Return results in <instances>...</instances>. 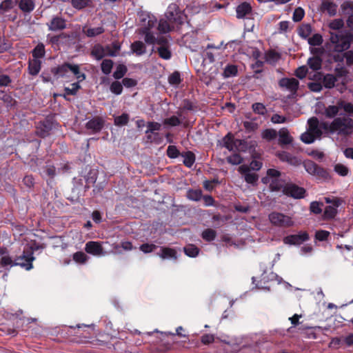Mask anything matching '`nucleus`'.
<instances>
[{
	"mask_svg": "<svg viewBox=\"0 0 353 353\" xmlns=\"http://www.w3.org/2000/svg\"><path fill=\"white\" fill-rule=\"evenodd\" d=\"M139 34L144 36V41L147 44L154 42V31H156L157 19L155 16L146 11L141 10L137 13Z\"/></svg>",
	"mask_w": 353,
	"mask_h": 353,
	"instance_id": "1",
	"label": "nucleus"
},
{
	"mask_svg": "<svg viewBox=\"0 0 353 353\" xmlns=\"http://www.w3.org/2000/svg\"><path fill=\"white\" fill-rule=\"evenodd\" d=\"M307 131L301 136V140L307 144L313 143L316 139H320L324 132H328L327 122H320L316 117H312L307 121Z\"/></svg>",
	"mask_w": 353,
	"mask_h": 353,
	"instance_id": "2",
	"label": "nucleus"
},
{
	"mask_svg": "<svg viewBox=\"0 0 353 353\" xmlns=\"http://www.w3.org/2000/svg\"><path fill=\"white\" fill-rule=\"evenodd\" d=\"M288 163L294 166L303 164L305 171L309 174L315 176L318 180L328 181L330 179V175L327 170L321 167L312 160H305L302 163L299 157L292 155Z\"/></svg>",
	"mask_w": 353,
	"mask_h": 353,
	"instance_id": "3",
	"label": "nucleus"
},
{
	"mask_svg": "<svg viewBox=\"0 0 353 353\" xmlns=\"http://www.w3.org/2000/svg\"><path fill=\"white\" fill-rule=\"evenodd\" d=\"M330 42L334 46V51L343 52L347 51L353 42V32L352 30H341L330 32Z\"/></svg>",
	"mask_w": 353,
	"mask_h": 353,
	"instance_id": "4",
	"label": "nucleus"
},
{
	"mask_svg": "<svg viewBox=\"0 0 353 353\" xmlns=\"http://www.w3.org/2000/svg\"><path fill=\"white\" fill-rule=\"evenodd\" d=\"M39 246L36 243L26 244L21 256L16 257L14 260V265H19L26 270L33 268L32 262L34 261V252L37 250Z\"/></svg>",
	"mask_w": 353,
	"mask_h": 353,
	"instance_id": "5",
	"label": "nucleus"
},
{
	"mask_svg": "<svg viewBox=\"0 0 353 353\" xmlns=\"http://www.w3.org/2000/svg\"><path fill=\"white\" fill-rule=\"evenodd\" d=\"M327 130L330 133L349 135L353 130V119L349 117H336L331 123L327 122Z\"/></svg>",
	"mask_w": 353,
	"mask_h": 353,
	"instance_id": "6",
	"label": "nucleus"
},
{
	"mask_svg": "<svg viewBox=\"0 0 353 353\" xmlns=\"http://www.w3.org/2000/svg\"><path fill=\"white\" fill-rule=\"evenodd\" d=\"M52 73L57 79L68 77V72H71L79 82H81L85 79V74L80 71L79 66L76 64L65 63L51 70Z\"/></svg>",
	"mask_w": 353,
	"mask_h": 353,
	"instance_id": "7",
	"label": "nucleus"
},
{
	"mask_svg": "<svg viewBox=\"0 0 353 353\" xmlns=\"http://www.w3.org/2000/svg\"><path fill=\"white\" fill-rule=\"evenodd\" d=\"M281 172L276 169L270 168L267 170V175L262 178L263 183H269V188L272 192L283 191L284 181L281 179Z\"/></svg>",
	"mask_w": 353,
	"mask_h": 353,
	"instance_id": "8",
	"label": "nucleus"
},
{
	"mask_svg": "<svg viewBox=\"0 0 353 353\" xmlns=\"http://www.w3.org/2000/svg\"><path fill=\"white\" fill-rule=\"evenodd\" d=\"M324 200L326 203L330 205L325 207L323 212V218L324 219H332L337 214V208L342 204L343 201L341 198L335 196L325 197Z\"/></svg>",
	"mask_w": 353,
	"mask_h": 353,
	"instance_id": "9",
	"label": "nucleus"
},
{
	"mask_svg": "<svg viewBox=\"0 0 353 353\" xmlns=\"http://www.w3.org/2000/svg\"><path fill=\"white\" fill-rule=\"evenodd\" d=\"M269 220L273 225L279 228H290L294 224L290 216L278 212L270 213L269 214Z\"/></svg>",
	"mask_w": 353,
	"mask_h": 353,
	"instance_id": "10",
	"label": "nucleus"
},
{
	"mask_svg": "<svg viewBox=\"0 0 353 353\" xmlns=\"http://www.w3.org/2000/svg\"><path fill=\"white\" fill-rule=\"evenodd\" d=\"M283 193L288 196L299 199L305 197L306 191L303 188L292 183H288L285 184Z\"/></svg>",
	"mask_w": 353,
	"mask_h": 353,
	"instance_id": "11",
	"label": "nucleus"
},
{
	"mask_svg": "<svg viewBox=\"0 0 353 353\" xmlns=\"http://www.w3.org/2000/svg\"><path fill=\"white\" fill-rule=\"evenodd\" d=\"M310 239L307 232H299L296 234H290L283 238V243L287 245H298L308 241Z\"/></svg>",
	"mask_w": 353,
	"mask_h": 353,
	"instance_id": "12",
	"label": "nucleus"
},
{
	"mask_svg": "<svg viewBox=\"0 0 353 353\" xmlns=\"http://www.w3.org/2000/svg\"><path fill=\"white\" fill-rule=\"evenodd\" d=\"M85 251L94 256H104L103 242L90 241L85 243Z\"/></svg>",
	"mask_w": 353,
	"mask_h": 353,
	"instance_id": "13",
	"label": "nucleus"
},
{
	"mask_svg": "<svg viewBox=\"0 0 353 353\" xmlns=\"http://www.w3.org/2000/svg\"><path fill=\"white\" fill-rule=\"evenodd\" d=\"M279 85L281 88H284L294 94L299 89V81L295 78H282L279 80Z\"/></svg>",
	"mask_w": 353,
	"mask_h": 353,
	"instance_id": "14",
	"label": "nucleus"
},
{
	"mask_svg": "<svg viewBox=\"0 0 353 353\" xmlns=\"http://www.w3.org/2000/svg\"><path fill=\"white\" fill-rule=\"evenodd\" d=\"M105 121L101 117H95L85 123V128L91 131L92 134L99 132L103 128Z\"/></svg>",
	"mask_w": 353,
	"mask_h": 353,
	"instance_id": "15",
	"label": "nucleus"
},
{
	"mask_svg": "<svg viewBox=\"0 0 353 353\" xmlns=\"http://www.w3.org/2000/svg\"><path fill=\"white\" fill-rule=\"evenodd\" d=\"M47 26L50 31H61L66 28V20L61 17L54 16L52 19L47 23Z\"/></svg>",
	"mask_w": 353,
	"mask_h": 353,
	"instance_id": "16",
	"label": "nucleus"
},
{
	"mask_svg": "<svg viewBox=\"0 0 353 353\" xmlns=\"http://www.w3.org/2000/svg\"><path fill=\"white\" fill-rule=\"evenodd\" d=\"M54 126V123L52 121L46 119L40 122L39 125L37 127V132L39 137L44 138L50 134Z\"/></svg>",
	"mask_w": 353,
	"mask_h": 353,
	"instance_id": "17",
	"label": "nucleus"
},
{
	"mask_svg": "<svg viewBox=\"0 0 353 353\" xmlns=\"http://www.w3.org/2000/svg\"><path fill=\"white\" fill-rule=\"evenodd\" d=\"M238 170L241 174H244L245 181L248 183L254 184L259 179L258 174L250 172V168L246 165H241Z\"/></svg>",
	"mask_w": 353,
	"mask_h": 353,
	"instance_id": "18",
	"label": "nucleus"
},
{
	"mask_svg": "<svg viewBox=\"0 0 353 353\" xmlns=\"http://www.w3.org/2000/svg\"><path fill=\"white\" fill-rule=\"evenodd\" d=\"M234 136L231 133L228 132L221 141L222 147L225 148L230 152H236V143Z\"/></svg>",
	"mask_w": 353,
	"mask_h": 353,
	"instance_id": "19",
	"label": "nucleus"
},
{
	"mask_svg": "<svg viewBox=\"0 0 353 353\" xmlns=\"http://www.w3.org/2000/svg\"><path fill=\"white\" fill-rule=\"evenodd\" d=\"M252 12V7L248 2L240 3L236 8V17L243 19Z\"/></svg>",
	"mask_w": 353,
	"mask_h": 353,
	"instance_id": "20",
	"label": "nucleus"
},
{
	"mask_svg": "<svg viewBox=\"0 0 353 353\" xmlns=\"http://www.w3.org/2000/svg\"><path fill=\"white\" fill-rule=\"evenodd\" d=\"M321 10L326 12L330 16H334L337 12V5L330 0H322Z\"/></svg>",
	"mask_w": 353,
	"mask_h": 353,
	"instance_id": "21",
	"label": "nucleus"
},
{
	"mask_svg": "<svg viewBox=\"0 0 353 353\" xmlns=\"http://www.w3.org/2000/svg\"><path fill=\"white\" fill-rule=\"evenodd\" d=\"M279 143L281 145L290 144L293 140L288 130L285 128H283L279 131Z\"/></svg>",
	"mask_w": 353,
	"mask_h": 353,
	"instance_id": "22",
	"label": "nucleus"
},
{
	"mask_svg": "<svg viewBox=\"0 0 353 353\" xmlns=\"http://www.w3.org/2000/svg\"><path fill=\"white\" fill-rule=\"evenodd\" d=\"M130 49L137 56H141L146 52V46L141 41H136L131 43Z\"/></svg>",
	"mask_w": 353,
	"mask_h": 353,
	"instance_id": "23",
	"label": "nucleus"
},
{
	"mask_svg": "<svg viewBox=\"0 0 353 353\" xmlns=\"http://www.w3.org/2000/svg\"><path fill=\"white\" fill-rule=\"evenodd\" d=\"M91 55L97 60L103 59L105 55H108L106 47L103 48L100 44L95 45L91 50Z\"/></svg>",
	"mask_w": 353,
	"mask_h": 353,
	"instance_id": "24",
	"label": "nucleus"
},
{
	"mask_svg": "<svg viewBox=\"0 0 353 353\" xmlns=\"http://www.w3.org/2000/svg\"><path fill=\"white\" fill-rule=\"evenodd\" d=\"M41 68V61L39 59H33L28 63V72L30 74L36 76L39 74Z\"/></svg>",
	"mask_w": 353,
	"mask_h": 353,
	"instance_id": "25",
	"label": "nucleus"
},
{
	"mask_svg": "<svg viewBox=\"0 0 353 353\" xmlns=\"http://www.w3.org/2000/svg\"><path fill=\"white\" fill-rule=\"evenodd\" d=\"M35 5L33 0H19V8L26 13L31 12L34 9Z\"/></svg>",
	"mask_w": 353,
	"mask_h": 353,
	"instance_id": "26",
	"label": "nucleus"
},
{
	"mask_svg": "<svg viewBox=\"0 0 353 353\" xmlns=\"http://www.w3.org/2000/svg\"><path fill=\"white\" fill-rule=\"evenodd\" d=\"M105 31L102 26L97 28H86V26H83L82 32L88 37H94L103 33Z\"/></svg>",
	"mask_w": 353,
	"mask_h": 353,
	"instance_id": "27",
	"label": "nucleus"
},
{
	"mask_svg": "<svg viewBox=\"0 0 353 353\" xmlns=\"http://www.w3.org/2000/svg\"><path fill=\"white\" fill-rule=\"evenodd\" d=\"M337 79L332 74H327L323 76V85L325 88L331 89L335 86Z\"/></svg>",
	"mask_w": 353,
	"mask_h": 353,
	"instance_id": "28",
	"label": "nucleus"
},
{
	"mask_svg": "<svg viewBox=\"0 0 353 353\" xmlns=\"http://www.w3.org/2000/svg\"><path fill=\"white\" fill-rule=\"evenodd\" d=\"M340 109L341 108L337 101L336 105H328L326 107L324 110V114L327 118H334L339 114Z\"/></svg>",
	"mask_w": 353,
	"mask_h": 353,
	"instance_id": "29",
	"label": "nucleus"
},
{
	"mask_svg": "<svg viewBox=\"0 0 353 353\" xmlns=\"http://www.w3.org/2000/svg\"><path fill=\"white\" fill-rule=\"evenodd\" d=\"M181 156L184 159L183 164L188 168H191L195 162V155L191 151L183 152Z\"/></svg>",
	"mask_w": 353,
	"mask_h": 353,
	"instance_id": "30",
	"label": "nucleus"
},
{
	"mask_svg": "<svg viewBox=\"0 0 353 353\" xmlns=\"http://www.w3.org/2000/svg\"><path fill=\"white\" fill-rule=\"evenodd\" d=\"M32 54L33 58L35 59H39L41 58H43L46 54L45 46L43 43H38L33 49Z\"/></svg>",
	"mask_w": 353,
	"mask_h": 353,
	"instance_id": "31",
	"label": "nucleus"
},
{
	"mask_svg": "<svg viewBox=\"0 0 353 353\" xmlns=\"http://www.w3.org/2000/svg\"><path fill=\"white\" fill-rule=\"evenodd\" d=\"M344 26V21L342 19H335L332 20L329 24L328 27L332 30H335L336 32L343 30L342 28Z\"/></svg>",
	"mask_w": 353,
	"mask_h": 353,
	"instance_id": "32",
	"label": "nucleus"
},
{
	"mask_svg": "<svg viewBox=\"0 0 353 353\" xmlns=\"http://www.w3.org/2000/svg\"><path fill=\"white\" fill-rule=\"evenodd\" d=\"M307 64L313 70H318L321 68L322 59L319 57H313L307 60Z\"/></svg>",
	"mask_w": 353,
	"mask_h": 353,
	"instance_id": "33",
	"label": "nucleus"
},
{
	"mask_svg": "<svg viewBox=\"0 0 353 353\" xmlns=\"http://www.w3.org/2000/svg\"><path fill=\"white\" fill-rule=\"evenodd\" d=\"M280 59V54L274 50H269L265 54V61L269 63H274Z\"/></svg>",
	"mask_w": 353,
	"mask_h": 353,
	"instance_id": "34",
	"label": "nucleus"
},
{
	"mask_svg": "<svg viewBox=\"0 0 353 353\" xmlns=\"http://www.w3.org/2000/svg\"><path fill=\"white\" fill-rule=\"evenodd\" d=\"M237 72H238V69H237L236 65L230 64V65H226V67L225 68L223 73V76L225 78L235 77V76H236Z\"/></svg>",
	"mask_w": 353,
	"mask_h": 353,
	"instance_id": "35",
	"label": "nucleus"
},
{
	"mask_svg": "<svg viewBox=\"0 0 353 353\" xmlns=\"http://www.w3.org/2000/svg\"><path fill=\"white\" fill-rule=\"evenodd\" d=\"M202 197V191L201 190L190 189L187 192V198L190 200L198 201Z\"/></svg>",
	"mask_w": 353,
	"mask_h": 353,
	"instance_id": "36",
	"label": "nucleus"
},
{
	"mask_svg": "<svg viewBox=\"0 0 353 353\" xmlns=\"http://www.w3.org/2000/svg\"><path fill=\"white\" fill-rule=\"evenodd\" d=\"M338 104L339 105L341 109H343L347 114L350 115L353 114V103L347 102L342 99H339L338 100Z\"/></svg>",
	"mask_w": 353,
	"mask_h": 353,
	"instance_id": "37",
	"label": "nucleus"
},
{
	"mask_svg": "<svg viewBox=\"0 0 353 353\" xmlns=\"http://www.w3.org/2000/svg\"><path fill=\"white\" fill-rule=\"evenodd\" d=\"M158 30L160 33H167L171 30V28L167 20L161 19L157 25L156 30Z\"/></svg>",
	"mask_w": 353,
	"mask_h": 353,
	"instance_id": "38",
	"label": "nucleus"
},
{
	"mask_svg": "<svg viewBox=\"0 0 353 353\" xmlns=\"http://www.w3.org/2000/svg\"><path fill=\"white\" fill-rule=\"evenodd\" d=\"M277 136V132L274 129H265L261 133V137L266 141H272Z\"/></svg>",
	"mask_w": 353,
	"mask_h": 353,
	"instance_id": "39",
	"label": "nucleus"
},
{
	"mask_svg": "<svg viewBox=\"0 0 353 353\" xmlns=\"http://www.w3.org/2000/svg\"><path fill=\"white\" fill-rule=\"evenodd\" d=\"M226 159L228 163L232 165H239L243 161V157L239 154V152H234L233 154L228 157Z\"/></svg>",
	"mask_w": 353,
	"mask_h": 353,
	"instance_id": "40",
	"label": "nucleus"
},
{
	"mask_svg": "<svg viewBox=\"0 0 353 353\" xmlns=\"http://www.w3.org/2000/svg\"><path fill=\"white\" fill-rule=\"evenodd\" d=\"M184 252L190 257H195L199 254V249L194 245H188L184 248Z\"/></svg>",
	"mask_w": 353,
	"mask_h": 353,
	"instance_id": "41",
	"label": "nucleus"
},
{
	"mask_svg": "<svg viewBox=\"0 0 353 353\" xmlns=\"http://www.w3.org/2000/svg\"><path fill=\"white\" fill-rule=\"evenodd\" d=\"M126 72V66L123 64H119L117 66V68L113 73V77L116 79H120L125 74Z\"/></svg>",
	"mask_w": 353,
	"mask_h": 353,
	"instance_id": "42",
	"label": "nucleus"
},
{
	"mask_svg": "<svg viewBox=\"0 0 353 353\" xmlns=\"http://www.w3.org/2000/svg\"><path fill=\"white\" fill-rule=\"evenodd\" d=\"M101 71L105 74H109L113 67V61L111 59H104L101 65Z\"/></svg>",
	"mask_w": 353,
	"mask_h": 353,
	"instance_id": "43",
	"label": "nucleus"
},
{
	"mask_svg": "<svg viewBox=\"0 0 353 353\" xmlns=\"http://www.w3.org/2000/svg\"><path fill=\"white\" fill-rule=\"evenodd\" d=\"M159 256L162 259L176 258V251L172 248H161V253Z\"/></svg>",
	"mask_w": 353,
	"mask_h": 353,
	"instance_id": "44",
	"label": "nucleus"
},
{
	"mask_svg": "<svg viewBox=\"0 0 353 353\" xmlns=\"http://www.w3.org/2000/svg\"><path fill=\"white\" fill-rule=\"evenodd\" d=\"M323 37L320 34H314L311 37H309L307 40L308 43L313 46H321L323 43Z\"/></svg>",
	"mask_w": 353,
	"mask_h": 353,
	"instance_id": "45",
	"label": "nucleus"
},
{
	"mask_svg": "<svg viewBox=\"0 0 353 353\" xmlns=\"http://www.w3.org/2000/svg\"><path fill=\"white\" fill-rule=\"evenodd\" d=\"M129 121V115L127 113H123L121 115L114 118V125L122 126L126 125Z\"/></svg>",
	"mask_w": 353,
	"mask_h": 353,
	"instance_id": "46",
	"label": "nucleus"
},
{
	"mask_svg": "<svg viewBox=\"0 0 353 353\" xmlns=\"http://www.w3.org/2000/svg\"><path fill=\"white\" fill-rule=\"evenodd\" d=\"M79 81L71 84V88L65 87L64 88L65 94L66 95H75L78 90L81 88Z\"/></svg>",
	"mask_w": 353,
	"mask_h": 353,
	"instance_id": "47",
	"label": "nucleus"
},
{
	"mask_svg": "<svg viewBox=\"0 0 353 353\" xmlns=\"http://www.w3.org/2000/svg\"><path fill=\"white\" fill-rule=\"evenodd\" d=\"M159 55L161 58L168 60L171 58L172 53L166 46H160L157 48Z\"/></svg>",
	"mask_w": 353,
	"mask_h": 353,
	"instance_id": "48",
	"label": "nucleus"
},
{
	"mask_svg": "<svg viewBox=\"0 0 353 353\" xmlns=\"http://www.w3.org/2000/svg\"><path fill=\"white\" fill-rule=\"evenodd\" d=\"M163 124L171 127L178 126L181 124V121L176 116H172L164 119Z\"/></svg>",
	"mask_w": 353,
	"mask_h": 353,
	"instance_id": "49",
	"label": "nucleus"
},
{
	"mask_svg": "<svg viewBox=\"0 0 353 353\" xmlns=\"http://www.w3.org/2000/svg\"><path fill=\"white\" fill-rule=\"evenodd\" d=\"M72 258L76 263L81 264L85 263L88 259V256L81 251L74 253Z\"/></svg>",
	"mask_w": 353,
	"mask_h": 353,
	"instance_id": "50",
	"label": "nucleus"
},
{
	"mask_svg": "<svg viewBox=\"0 0 353 353\" xmlns=\"http://www.w3.org/2000/svg\"><path fill=\"white\" fill-rule=\"evenodd\" d=\"M168 82L170 85H178L181 82V74L179 72L175 71L168 77Z\"/></svg>",
	"mask_w": 353,
	"mask_h": 353,
	"instance_id": "51",
	"label": "nucleus"
},
{
	"mask_svg": "<svg viewBox=\"0 0 353 353\" xmlns=\"http://www.w3.org/2000/svg\"><path fill=\"white\" fill-rule=\"evenodd\" d=\"M334 170L340 176H345L349 173V169L347 166L341 163H337L334 167Z\"/></svg>",
	"mask_w": 353,
	"mask_h": 353,
	"instance_id": "52",
	"label": "nucleus"
},
{
	"mask_svg": "<svg viewBox=\"0 0 353 353\" xmlns=\"http://www.w3.org/2000/svg\"><path fill=\"white\" fill-rule=\"evenodd\" d=\"M236 152H245L248 150V143L243 139H236Z\"/></svg>",
	"mask_w": 353,
	"mask_h": 353,
	"instance_id": "53",
	"label": "nucleus"
},
{
	"mask_svg": "<svg viewBox=\"0 0 353 353\" xmlns=\"http://www.w3.org/2000/svg\"><path fill=\"white\" fill-rule=\"evenodd\" d=\"M202 238L207 241H212L216 237V232L212 229H206L202 232Z\"/></svg>",
	"mask_w": 353,
	"mask_h": 353,
	"instance_id": "54",
	"label": "nucleus"
},
{
	"mask_svg": "<svg viewBox=\"0 0 353 353\" xmlns=\"http://www.w3.org/2000/svg\"><path fill=\"white\" fill-rule=\"evenodd\" d=\"M0 99L3 101V102L9 106L12 105L14 103V100L11 95L3 90H0Z\"/></svg>",
	"mask_w": 353,
	"mask_h": 353,
	"instance_id": "55",
	"label": "nucleus"
},
{
	"mask_svg": "<svg viewBox=\"0 0 353 353\" xmlns=\"http://www.w3.org/2000/svg\"><path fill=\"white\" fill-rule=\"evenodd\" d=\"M311 33L312 28L309 24L303 25L299 32V35L303 39L309 37Z\"/></svg>",
	"mask_w": 353,
	"mask_h": 353,
	"instance_id": "56",
	"label": "nucleus"
},
{
	"mask_svg": "<svg viewBox=\"0 0 353 353\" xmlns=\"http://www.w3.org/2000/svg\"><path fill=\"white\" fill-rule=\"evenodd\" d=\"M120 45L117 43H113L112 44V47L108 46H106L108 55L110 57H116L120 50Z\"/></svg>",
	"mask_w": 353,
	"mask_h": 353,
	"instance_id": "57",
	"label": "nucleus"
},
{
	"mask_svg": "<svg viewBox=\"0 0 353 353\" xmlns=\"http://www.w3.org/2000/svg\"><path fill=\"white\" fill-rule=\"evenodd\" d=\"M89 2L90 0H71L72 6L77 10H81L85 8Z\"/></svg>",
	"mask_w": 353,
	"mask_h": 353,
	"instance_id": "58",
	"label": "nucleus"
},
{
	"mask_svg": "<svg viewBox=\"0 0 353 353\" xmlns=\"http://www.w3.org/2000/svg\"><path fill=\"white\" fill-rule=\"evenodd\" d=\"M110 91L115 94H120L123 91V85L119 81H114L110 85Z\"/></svg>",
	"mask_w": 353,
	"mask_h": 353,
	"instance_id": "59",
	"label": "nucleus"
},
{
	"mask_svg": "<svg viewBox=\"0 0 353 353\" xmlns=\"http://www.w3.org/2000/svg\"><path fill=\"white\" fill-rule=\"evenodd\" d=\"M252 110L255 113L261 115H264L267 112L265 106L261 103H254L252 105Z\"/></svg>",
	"mask_w": 353,
	"mask_h": 353,
	"instance_id": "60",
	"label": "nucleus"
},
{
	"mask_svg": "<svg viewBox=\"0 0 353 353\" xmlns=\"http://www.w3.org/2000/svg\"><path fill=\"white\" fill-rule=\"evenodd\" d=\"M179 150L175 145H169L167 148V155L171 159H175L181 155Z\"/></svg>",
	"mask_w": 353,
	"mask_h": 353,
	"instance_id": "61",
	"label": "nucleus"
},
{
	"mask_svg": "<svg viewBox=\"0 0 353 353\" xmlns=\"http://www.w3.org/2000/svg\"><path fill=\"white\" fill-rule=\"evenodd\" d=\"M148 130L145 131V133L148 134L149 133H153L154 131H159L161 129V124L157 122L150 121L147 124Z\"/></svg>",
	"mask_w": 353,
	"mask_h": 353,
	"instance_id": "62",
	"label": "nucleus"
},
{
	"mask_svg": "<svg viewBox=\"0 0 353 353\" xmlns=\"http://www.w3.org/2000/svg\"><path fill=\"white\" fill-rule=\"evenodd\" d=\"M345 64L348 68L353 69V50H347L345 52Z\"/></svg>",
	"mask_w": 353,
	"mask_h": 353,
	"instance_id": "63",
	"label": "nucleus"
},
{
	"mask_svg": "<svg viewBox=\"0 0 353 353\" xmlns=\"http://www.w3.org/2000/svg\"><path fill=\"white\" fill-rule=\"evenodd\" d=\"M305 14L303 9L301 8H297L294 10L292 19L295 22H298L302 20Z\"/></svg>",
	"mask_w": 353,
	"mask_h": 353,
	"instance_id": "64",
	"label": "nucleus"
}]
</instances>
